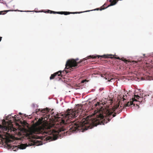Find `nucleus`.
Instances as JSON below:
<instances>
[{
	"mask_svg": "<svg viewBox=\"0 0 153 153\" xmlns=\"http://www.w3.org/2000/svg\"><path fill=\"white\" fill-rule=\"evenodd\" d=\"M134 100L136 101H138L139 102H143L145 100V98L143 97H140L138 95H134V98H133Z\"/></svg>",
	"mask_w": 153,
	"mask_h": 153,
	"instance_id": "nucleus-5",
	"label": "nucleus"
},
{
	"mask_svg": "<svg viewBox=\"0 0 153 153\" xmlns=\"http://www.w3.org/2000/svg\"><path fill=\"white\" fill-rule=\"evenodd\" d=\"M45 13H53V14H64L65 15H68L70 14H75L78 13L77 12H65V11H62V12H55L53 11L50 10H48L47 11L45 12Z\"/></svg>",
	"mask_w": 153,
	"mask_h": 153,
	"instance_id": "nucleus-3",
	"label": "nucleus"
},
{
	"mask_svg": "<svg viewBox=\"0 0 153 153\" xmlns=\"http://www.w3.org/2000/svg\"><path fill=\"white\" fill-rule=\"evenodd\" d=\"M13 123L12 121L10 120L9 121V123H7V125L9 127H10V128H9L7 127V126H4V128L6 129V130H7V129L8 130H10V129H11V127L12 126V123Z\"/></svg>",
	"mask_w": 153,
	"mask_h": 153,
	"instance_id": "nucleus-9",
	"label": "nucleus"
},
{
	"mask_svg": "<svg viewBox=\"0 0 153 153\" xmlns=\"http://www.w3.org/2000/svg\"><path fill=\"white\" fill-rule=\"evenodd\" d=\"M111 55H104L102 56H88L85 58L83 59L82 60H81L79 62H77V59H70L68 60L66 62L65 65V69H68V71H73L74 68H75L77 67L78 65L80 63H82V64H83V62L85 60H87L88 59H89L90 58H96L97 57L99 58L100 57H102L104 58H112V57H110V56H112Z\"/></svg>",
	"mask_w": 153,
	"mask_h": 153,
	"instance_id": "nucleus-2",
	"label": "nucleus"
},
{
	"mask_svg": "<svg viewBox=\"0 0 153 153\" xmlns=\"http://www.w3.org/2000/svg\"><path fill=\"white\" fill-rule=\"evenodd\" d=\"M116 58L117 59H120L119 57H117V58Z\"/></svg>",
	"mask_w": 153,
	"mask_h": 153,
	"instance_id": "nucleus-16",
	"label": "nucleus"
},
{
	"mask_svg": "<svg viewBox=\"0 0 153 153\" xmlns=\"http://www.w3.org/2000/svg\"><path fill=\"white\" fill-rule=\"evenodd\" d=\"M1 1V0H0V1Z\"/></svg>",
	"mask_w": 153,
	"mask_h": 153,
	"instance_id": "nucleus-29",
	"label": "nucleus"
},
{
	"mask_svg": "<svg viewBox=\"0 0 153 153\" xmlns=\"http://www.w3.org/2000/svg\"><path fill=\"white\" fill-rule=\"evenodd\" d=\"M19 114H21L20 113H19Z\"/></svg>",
	"mask_w": 153,
	"mask_h": 153,
	"instance_id": "nucleus-27",
	"label": "nucleus"
},
{
	"mask_svg": "<svg viewBox=\"0 0 153 153\" xmlns=\"http://www.w3.org/2000/svg\"><path fill=\"white\" fill-rule=\"evenodd\" d=\"M133 62H135L136 63V62H136V61H133Z\"/></svg>",
	"mask_w": 153,
	"mask_h": 153,
	"instance_id": "nucleus-26",
	"label": "nucleus"
},
{
	"mask_svg": "<svg viewBox=\"0 0 153 153\" xmlns=\"http://www.w3.org/2000/svg\"><path fill=\"white\" fill-rule=\"evenodd\" d=\"M8 146V148H11V146H10V145H8V146Z\"/></svg>",
	"mask_w": 153,
	"mask_h": 153,
	"instance_id": "nucleus-17",
	"label": "nucleus"
},
{
	"mask_svg": "<svg viewBox=\"0 0 153 153\" xmlns=\"http://www.w3.org/2000/svg\"><path fill=\"white\" fill-rule=\"evenodd\" d=\"M13 10H5L3 11H0V15L1 14H6L7 12L10 11H13Z\"/></svg>",
	"mask_w": 153,
	"mask_h": 153,
	"instance_id": "nucleus-10",
	"label": "nucleus"
},
{
	"mask_svg": "<svg viewBox=\"0 0 153 153\" xmlns=\"http://www.w3.org/2000/svg\"><path fill=\"white\" fill-rule=\"evenodd\" d=\"M30 146L36 145L39 146L42 144V142L40 141H39L33 139L30 143L28 144Z\"/></svg>",
	"mask_w": 153,
	"mask_h": 153,
	"instance_id": "nucleus-4",
	"label": "nucleus"
},
{
	"mask_svg": "<svg viewBox=\"0 0 153 153\" xmlns=\"http://www.w3.org/2000/svg\"><path fill=\"white\" fill-rule=\"evenodd\" d=\"M120 101L119 102V104L120 105Z\"/></svg>",
	"mask_w": 153,
	"mask_h": 153,
	"instance_id": "nucleus-28",
	"label": "nucleus"
},
{
	"mask_svg": "<svg viewBox=\"0 0 153 153\" xmlns=\"http://www.w3.org/2000/svg\"><path fill=\"white\" fill-rule=\"evenodd\" d=\"M27 146V145L26 144H21L20 145H18V146L13 147V148H12V149L14 151H16V149L18 150L19 148L22 149H25Z\"/></svg>",
	"mask_w": 153,
	"mask_h": 153,
	"instance_id": "nucleus-6",
	"label": "nucleus"
},
{
	"mask_svg": "<svg viewBox=\"0 0 153 153\" xmlns=\"http://www.w3.org/2000/svg\"><path fill=\"white\" fill-rule=\"evenodd\" d=\"M134 101H135L134 100L133 98H132L130 101L128 102L127 103L123 104L122 106H120V107H123L122 108H124L127 106L129 107L131 105H134L135 104L133 103Z\"/></svg>",
	"mask_w": 153,
	"mask_h": 153,
	"instance_id": "nucleus-7",
	"label": "nucleus"
},
{
	"mask_svg": "<svg viewBox=\"0 0 153 153\" xmlns=\"http://www.w3.org/2000/svg\"><path fill=\"white\" fill-rule=\"evenodd\" d=\"M122 61H124V62H126V63H127L128 62H130V61H128L125 58L123 57L121 58V59H120Z\"/></svg>",
	"mask_w": 153,
	"mask_h": 153,
	"instance_id": "nucleus-12",
	"label": "nucleus"
},
{
	"mask_svg": "<svg viewBox=\"0 0 153 153\" xmlns=\"http://www.w3.org/2000/svg\"><path fill=\"white\" fill-rule=\"evenodd\" d=\"M127 96L126 95L125 96L123 95V97L122 98L123 99V101H124V100H126V97Z\"/></svg>",
	"mask_w": 153,
	"mask_h": 153,
	"instance_id": "nucleus-13",
	"label": "nucleus"
},
{
	"mask_svg": "<svg viewBox=\"0 0 153 153\" xmlns=\"http://www.w3.org/2000/svg\"><path fill=\"white\" fill-rule=\"evenodd\" d=\"M122 109H121L120 110V112H121V111H122Z\"/></svg>",
	"mask_w": 153,
	"mask_h": 153,
	"instance_id": "nucleus-22",
	"label": "nucleus"
},
{
	"mask_svg": "<svg viewBox=\"0 0 153 153\" xmlns=\"http://www.w3.org/2000/svg\"><path fill=\"white\" fill-rule=\"evenodd\" d=\"M1 38H2V37H0V42L1 41Z\"/></svg>",
	"mask_w": 153,
	"mask_h": 153,
	"instance_id": "nucleus-19",
	"label": "nucleus"
},
{
	"mask_svg": "<svg viewBox=\"0 0 153 153\" xmlns=\"http://www.w3.org/2000/svg\"><path fill=\"white\" fill-rule=\"evenodd\" d=\"M5 4H6V6L7 7V5L6 3Z\"/></svg>",
	"mask_w": 153,
	"mask_h": 153,
	"instance_id": "nucleus-23",
	"label": "nucleus"
},
{
	"mask_svg": "<svg viewBox=\"0 0 153 153\" xmlns=\"http://www.w3.org/2000/svg\"><path fill=\"white\" fill-rule=\"evenodd\" d=\"M85 82V80H83L82 81V82L83 83V82Z\"/></svg>",
	"mask_w": 153,
	"mask_h": 153,
	"instance_id": "nucleus-21",
	"label": "nucleus"
},
{
	"mask_svg": "<svg viewBox=\"0 0 153 153\" xmlns=\"http://www.w3.org/2000/svg\"><path fill=\"white\" fill-rule=\"evenodd\" d=\"M101 105L102 104L99 102H97L95 104V107L98 106L99 107L97 108V111H95L94 112L95 114H96V118L92 121L89 120L88 118L82 117V116L80 115L79 117V120L76 122L71 121L73 118L76 117L82 111L81 106L74 109H68L64 116H61L62 117H59V114L54 115V113H53L52 115H54L53 116V117L52 119L56 123L55 125H56V126H55L58 129L56 130H54L52 128L49 127L45 129V127L43 125L44 118L41 117L33 124V127L32 131L35 134H44L45 133L50 135L45 137L37 135H33L32 136V138L33 139L40 138L42 140L44 139L47 142L55 140L58 137L59 132L65 130V126L69 123H71L72 125L70 128V131L73 132L81 131L83 132L84 130L90 128V125L91 123L95 126L100 124L104 125L111 120L109 118L113 112L106 108L102 107L101 106Z\"/></svg>",
	"mask_w": 153,
	"mask_h": 153,
	"instance_id": "nucleus-1",
	"label": "nucleus"
},
{
	"mask_svg": "<svg viewBox=\"0 0 153 153\" xmlns=\"http://www.w3.org/2000/svg\"><path fill=\"white\" fill-rule=\"evenodd\" d=\"M81 65H81V64H80V65H79V66H78V67L79 66H81Z\"/></svg>",
	"mask_w": 153,
	"mask_h": 153,
	"instance_id": "nucleus-24",
	"label": "nucleus"
},
{
	"mask_svg": "<svg viewBox=\"0 0 153 153\" xmlns=\"http://www.w3.org/2000/svg\"><path fill=\"white\" fill-rule=\"evenodd\" d=\"M16 115H15V116H14V119H15H15L16 118Z\"/></svg>",
	"mask_w": 153,
	"mask_h": 153,
	"instance_id": "nucleus-18",
	"label": "nucleus"
},
{
	"mask_svg": "<svg viewBox=\"0 0 153 153\" xmlns=\"http://www.w3.org/2000/svg\"><path fill=\"white\" fill-rule=\"evenodd\" d=\"M40 111V109H37L36 110V113L37 114H38V112L39 111Z\"/></svg>",
	"mask_w": 153,
	"mask_h": 153,
	"instance_id": "nucleus-14",
	"label": "nucleus"
},
{
	"mask_svg": "<svg viewBox=\"0 0 153 153\" xmlns=\"http://www.w3.org/2000/svg\"><path fill=\"white\" fill-rule=\"evenodd\" d=\"M49 111V110H48V109L47 108H45L43 109L41 111V112L43 113H45L48 112Z\"/></svg>",
	"mask_w": 153,
	"mask_h": 153,
	"instance_id": "nucleus-11",
	"label": "nucleus"
},
{
	"mask_svg": "<svg viewBox=\"0 0 153 153\" xmlns=\"http://www.w3.org/2000/svg\"><path fill=\"white\" fill-rule=\"evenodd\" d=\"M59 79H61V78H60L59 77Z\"/></svg>",
	"mask_w": 153,
	"mask_h": 153,
	"instance_id": "nucleus-25",
	"label": "nucleus"
},
{
	"mask_svg": "<svg viewBox=\"0 0 153 153\" xmlns=\"http://www.w3.org/2000/svg\"><path fill=\"white\" fill-rule=\"evenodd\" d=\"M62 71H59L58 72L54 73L53 74H52L50 77V79L51 80L52 79H53L57 76H62Z\"/></svg>",
	"mask_w": 153,
	"mask_h": 153,
	"instance_id": "nucleus-8",
	"label": "nucleus"
},
{
	"mask_svg": "<svg viewBox=\"0 0 153 153\" xmlns=\"http://www.w3.org/2000/svg\"><path fill=\"white\" fill-rule=\"evenodd\" d=\"M99 10V8H97L96 9L94 10Z\"/></svg>",
	"mask_w": 153,
	"mask_h": 153,
	"instance_id": "nucleus-20",
	"label": "nucleus"
},
{
	"mask_svg": "<svg viewBox=\"0 0 153 153\" xmlns=\"http://www.w3.org/2000/svg\"><path fill=\"white\" fill-rule=\"evenodd\" d=\"M116 115V113H114L113 114V117H115Z\"/></svg>",
	"mask_w": 153,
	"mask_h": 153,
	"instance_id": "nucleus-15",
	"label": "nucleus"
}]
</instances>
